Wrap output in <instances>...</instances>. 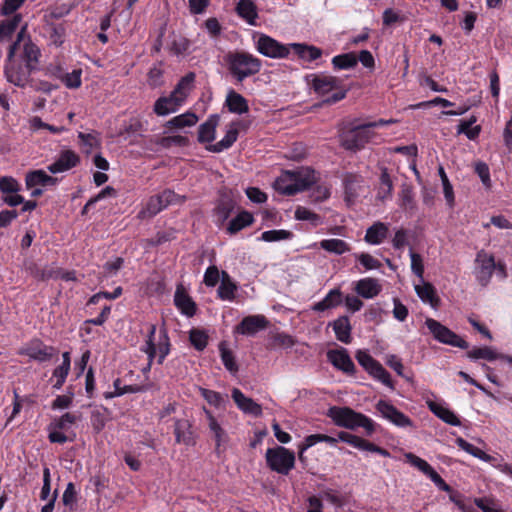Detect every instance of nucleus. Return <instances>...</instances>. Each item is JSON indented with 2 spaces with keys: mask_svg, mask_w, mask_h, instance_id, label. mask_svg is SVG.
Masks as SVG:
<instances>
[{
  "mask_svg": "<svg viewBox=\"0 0 512 512\" xmlns=\"http://www.w3.org/2000/svg\"><path fill=\"white\" fill-rule=\"evenodd\" d=\"M222 64L236 83L258 74L262 68V61L244 50L228 51L223 56Z\"/></svg>",
  "mask_w": 512,
  "mask_h": 512,
  "instance_id": "obj_1",
  "label": "nucleus"
},
{
  "mask_svg": "<svg viewBox=\"0 0 512 512\" xmlns=\"http://www.w3.org/2000/svg\"><path fill=\"white\" fill-rule=\"evenodd\" d=\"M327 416L331 418L338 427L350 430H356L362 427L368 436H371L376 429V424L371 418L360 412H356L350 407L332 406L328 409Z\"/></svg>",
  "mask_w": 512,
  "mask_h": 512,
  "instance_id": "obj_2",
  "label": "nucleus"
},
{
  "mask_svg": "<svg viewBox=\"0 0 512 512\" xmlns=\"http://www.w3.org/2000/svg\"><path fill=\"white\" fill-rule=\"evenodd\" d=\"M307 84L314 90V92L321 97L326 96L330 92L334 93L322 101V105H332L346 97L347 91L341 89L340 81L330 75L325 74H310L306 76Z\"/></svg>",
  "mask_w": 512,
  "mask_h": 512,
  "instance_id": "obj_3",
  "label": "nucleus"
},
{
  "mask_svg": "<svg viewBox=\"0 0 512 512\" xmlns=\"http://www.w3.org/2000/svg\"><path fill=\"white\" fill-rule=\"evenodd\" d=\"M373 136L366 123L353 125L340 134V144L344 149L356 152L364 148Z\"/></svg>",
  "mask_w": 512,
  "mask_h": 512,
  "instance_id": "obj_4",
  "label": "nucleus"
},
{
  "mask_svg": "<svg viewBox=\"0 0 512 512\" xmlns=\"http://www.w3.org/2000/svg\"><path fill=\"white\" fill-rule=\"evenodd\" d=\"M314 181V173L307 170L304 174L288 173L287 177L277 179L275 187L280 193L290 196L307 189Z\"/></svg>",
  "mask_w": 512,
  "mask_h": 512,
  "instance_id": "obj_5",
  "label": "nucleus"
},
{
  "mask_svg": "<svg viewBox=\"0 0 512 512\" xmlns=\"http://www.w3.org/2000/svg\"><path fill=\"white\" fill-rule=\"evenodd\" d=\"M265 458L268 467L282 475H287L295 465L294 452L283 446L267 449Z\"/></svg>",
  "mask_w": 512,
  "mask_h": 512,
  "instance_id": "obj_6",
  "label": "nucleus"
},
{
  "mask_svg": "<svg viewBox=\"0 0 512 512\" xmlns=\"http://www.w3.org/2000/svg\"><path fill=\"white\" fill-rule=\"evenodd\" d=\"M185 199V196H180L174 191L166 189L157 195L151 196L145 208L139 212V216L141 218H151L167 206L176 203H183Z\"/></svg>",
  "mask_w": 512,
  "mask_h": 512,
  "instance_id": "obj_7",
  "label": "nucleus"
},
{
  "mask_svg": "<svg viewBox=\"0 0 512 512\" xmlns=\"http://www.w3.org/2000/svg\"><path fill=\"white\" fill-rule=\"evenodd\" d=\"M425 325L438 342L461 349L469 348L467 341L462 339L448 327L442 325L439 321L433 318H427L425 320Z\"/></svg>",
  "mask_w": 512,
  "mask_h": 512,
  "instance_id": "obj_8",
  "label": "nucleus"
},
{
  "mask_svg": "<svg viewBox=\"0 0 512 512\" xmlns=\"http://www.w3.org/2000/svg\"><path fill=\"white\" fill-rule=\"evenodd\" d=\"M21 42H24L23 58L26 61V64L35 69L36 63L38 62V57L40 55V51L38 47L35 44H33L29 38L26 39V25L21 28V30L17 34L16 41L12 43L9 47L8 61L12 60L16 51L20 49Z\"/></svg>",
  "mask_w": 512,
  "mask_h": 512,
  "instance_id": "obj_9",
  "label": "nucleus"
},
{
  "mask_svg": "<svg viewBox=\"0 0 512 512\" xmlns=\"http://www.w3.org/2000/svg\"><path fill=\"white\" fill-rule=\"evenodd\" d=\"M495 268V257L492 254L485 250H480L476 254L474 274L481 286L485 287L489 284Z\"/></svg>",
  "mask_w": 512,
  "mask_h": 512,
  "instance_id": "obj_10",
  "label": "nucleus"
},
{
  "mask_svg": "<svg viewBox=\"0 0 512 512\" xmlns=\"http://www.w3.org/2000/svg\"><path fill=\"white\" fill-rule=\"evenodd\" d=\"M57 352L54 347L44 344L39 339L31 340L19 350L20 355L28 356L40 363L50 361Z\"/></svg>",
  "mask_w": 512,
  "mask_h": 512,
  "instance_id": "obj_11",
  "label": "nucleus"
},
{
  "mask_svg": "<svg viewBox=\"0 0 512 512\" xmlns=\"http://www.w3.org/2000/svg\"><path fill=\"white\" fill-rule=\"evenodd\" d=\"M257 51L269 58H286L289 55V48L272 37L260 34L256 40Z\"/></svg>",
  "mask_w": 512,
  "mask_h": 512,
  "instance_id": "obj_12",
  "label": "nucleus"
},
{
  "mask_svg": "<svg viewBox=\"0 0 512 512\" xmlns=\"http://www.w3.org/2000/svg\"><path fill=\"white\" fill-rule=\"evenodd\" d=\"M376 409L383 418L398 427H413V422L408 416L385 400H379Z\"/></svg>",
  "mask_w": 512,
  "mask_h": 512,
  "instance_id": "obj_13",
  "label": "nucleus"
},
{
  "mask_svg": "<svg viewBox=\"0 0 512 512\" xmlns=\"http://www.w3.org/2000/svg\"><path fill=\"white\" fill-rule=\"evenodd\" d=\"M9 62L4 71L8 82L18 87H25L31 81L30 75L34 68L27 64H16L11 62V60Z\"/></svg>",
  "mask_w": 512,
  "mask_h": 512,
  "instance_id": "obj_14",
  "label": "nucleus"
},
{
  "mask_svg": "<svg viewBox=\"0 0 512 512\" xmlns=\"http://www.w3.org/2000/svg\"><path fill=\"white\" fill-rule=\"evenodd\" d=\"M268 321L263 315H250L244 317L235 327V332L242 335L253 336L257 332L265 329Z\"/></svg>",
  "mask_w": 512,
  "mask_h": 512,
  "instance_id": "obj_15",
  "label": "nucleus"
},
{
  "mask_svg": "<svg viewBox=\"0 0 512 512\" xmlns=\"http://www.w3.org/2000/svg\"><path fill=\"white\" fill-rule=\"evenodd\" d=\"M174 435L178 444L186 446L196 444V434L192 429V423L188 419H176L174 421Z\"/></svg>",
  "mask_w": 512,
  "mask_h": 512,
  "instance_id": "obj_16",
  "label": "nucleus"
},
{
  "mask_svg": "<svg viewBox=\"0 0 512 512\" xmlns=\"http://www.w3.org/2000/svg\"><path fill=\"white\" fill-rule=\"evenodd\" d=\"M327 359L335 368L344 373L352 374L355 371V365L345 348L329 350Z\"/></svg>",
  "mask_w": 512,
  "mask_h": 512,
  "instance_id": "obj_17",
  "label": "nucleus"
},
{
  "mask_svg": "<svg viewBox=\"0 0 512 512\" xmlns=\"http://www.w3.org/2000/svg\"><path fill=\"white\" fill-rule=\"evenodd\" d=\"M79 156L72 150H64L60 153L58 159L48 166V170L53 173H61L78 165Z\"/></svg>",
  "mask_w": 512,
  "mask_h": 512,
  "instance_id": "obj_18",
  "label": "nucleus"
},
{
  "mask_svg": "<svg viewBox=\"0 0 512 512\" xmlns=\"http://www.w3.org/2000/svg\"><path fill=\"white\" fill-rule=\"evenodd\" d=\"M174 304L177 309L187 317H192L196 313V304L188 295L182 284H179L176 288Z\"/></svg>",
  "mask_w": 512,
  "mask_h": 512,
  "instance_id": "obj_19",
  "label": "nucleus"
},
{
  "mask_svg": "<svg viewBox=\"0 0 512 512\" xmlns=\"http://www.w3.org/2000/svg\"><path fill=\"white\" fill-rule=\"evenodd\" d=\"M184 102L182 98L172 93L167 97H160L154 104V112L159 116L175 112Z\"/></svg>",
  "mask_w": 512,
  "mask_h": 512,
  "instance_id": "obj_20",
  "label": "nucleus"
},
{
  "mask_svg": "<svg viewBox=\"0 0 512 512\" xmlns=\"http://www.w3.org/2000/svg\"><path fill=\"white\" fill-rule=\"evenodd\" d=\"M232 398L237 407L244 413L254 416H259L262 413V408L253 399L246 397L238 388L232 390Z\"/></svg>",
  "mask_w": 512,
  "mask_h": 512,
  "instance_id": "obj_21",
  "label": "nucleus"
},
{
  "mask_svg": "<svg viewBox=\"0 0 512 512\" xmlns=\"http://www.w3.org/2000/svg\"><path fill=\"white\" fill-rule=\"evenodd\" d=\"M25 183L28 189H31L36 186H54L57 183V178H54L50 175H48L43 170H35L32 172H29L26 175Z\"/></svg>",
  "mask_w": 512,
  "mask_h": 512,
  "instance_id": "obj_22",
  "label": "nucleus"
},
{
  "mask_svg": "<svg viewBox=\"0 0 512 512\" xmlns=\"http://www.w3.org/2000/svg\"><path fill=\"white\" fill-rule=\"evenodd\" d=\"M388 232V225L378 221L366 230L364 240L369 244L379 245L387 238Z\"/></svg>",
  "mask_w": 512,
  "mask_h": 512,
  "instance_id": "obj_23",
  "label": "nucleus"
},
{
  "mask_svg": "<svg viewBox=\"0 0 512 512\" xmlns=\"http://www.w3.org/2000/svg\"><path fill=\"white\" fill-rule=\"evenodd\" d=\"M219 117L216 114L210 115L209 118L198 128V141L200 143H210L215 139L216 127Z\"/></svg>",
  "mask_w": 512,
  "mask_h": 512,
  "instance_id": "obj_24",
  "label": "nucleus"
},
{
  "mask_svg": "<svg viewBox=\"0 0 512 512\" xmlns=\"http://www.w3.org/2000/svg\"><path fill=\"white\" fill-rule=\"evenodd\" d=\"M427 406L429 410L441 419L443 422L452 425V426H460L461 422L459 418L454 414L450 409L438 404L434 401H427Z\"/></svg>",
  "mask_w": 512,
  "mask_h": 512,
  "instance_id": "obj_25",
  "label": "nucleus"
},
{
  "mask_svg": "<svg viewBox=\"0 0 512 512\" xmlns=\"http://www.w3.org/2000/svg\"><path fill=\"white\" fill-rule=\"evenodd\" d=\"M355 290L363 298L370 299L380 293L381 285L377 279L364 278L357 282Z\"/></svg>",
  "mask_w": 512,
  "mask_h": 512,
  "instance_id": "obj_26",
  "label": "nucleus"
},
{
  "mask_svg": "<svg viewBox=\"0 0 512 512\" xmlns=\"http://www.w3.org/2000/svg\"><path fill=\"white\" fill-rule=\"evenodd\" d=\"M237 285L226 271H221V283L217 289L218 297L222 300H233Z\"/></svg>",
  "mask_w": 512,
  "mask_h": 512,
  "instance_id": "obj_27",
  "label": "nucleus"
},
{
  "mask_svg": "<svg viewBox=\"0 0 512 512\" xmlns=\"http://www.w3.org/2000/svg\"><path fill=\"white\" fill-rule=\"evenodd\" d=\"M226 105L230 112L244 114L249 110L247 100L234 90H230L226 96Z\"/></svg>",
  "mask_w": 512,
  "mask_h": 512,
  "instance_id": "obj_28",
  "label": "nucleus"
},
{
  "mask_svg": "<svg viewBox=\"0 0 512 512\" xmlns=\"http://www.w3.org/2000/svg\"><path fill=\"white\" fill-rule=\"evenodd\" d=\"M363 179L360 176L348 174L344 178L345 200L349 204L353 203L358 196V190L361 188Z\"/></svg>",
  "mask_w": 512,
  "mask_h": 512,
  "instance_id": "obj_29",
  "label": "nucleus"
},
{
  "mask_svg": "<svg viewBox=\"0 0 512 512\" xmlns=\"http://www.w3.org/2000/svg\"><path fill=\"white\" fill-rule=\"evenodd\" d=\"M333 330L339 341L345 344L351 342V325L348 317L342 316L336 319L333 323Z\"/></svg>",
  "mask_w": 512,
  "mask_h": 512,
  "instance_id": "obj_30",
  "label": "nucleus"
},
{
  "mask_svg": "<svg viewBox=\"0 0 512 512\" xmlns=\"http://www.w3.org/2000/svg\"><path fill=\"white\" fill-rule=\"evenodd\" d=\"M236 11L238 15L245 19L249 24L255 25L257 11L252 0H238Z\"/></svg>",
  "mask_w": 512,
  "mask_h": 512,
  "instance_id": "obj_31",
  "label": "nucleus"
},
{
  "mask_svg": "<svg viewBox=\"0 0 512 512\" xmlns=\"http://www.w3.org/2000/svg\"><path fill=\"white\" fill-rule=\"evenodd\" d=\"M290 46L300 58L309 62L318 59L322 55L321 49L312 45L292 43Z\"/></svg>",
  "mask_w": 512,
  "mask_h": 512,
  "instance_id": "obj_32",
  "label": "nucleus"
},
{
  "mask_svg": "<svg viewBox=\"0 0 512 512\" xmlns=\"http://www.w3.org/2000/svg\"><path fill=\"white\" fill-rule=\"evenodd\" d=\"M341 303V292L339 289L331 290L321 301L313 306V310L323 312L327 309L336 307Z\"/></svg>",
  "mask_w": 512,
  "mask_h": 512,
  "instance_id": "obj_33",
  "label": "nucleus"
},
{
  "mask_svg": "<svg viewBox=\"0 0 512 512\" xmlns=\"http://www.w3.org/2000/svg\"><path fill=\"white\" fill-rule=\"evenodd\" d=\"M415 291L423 302H427L433 307L439 303V298L436 296L435 288L432 284L423 281L421 285H415Z\"/></svg>",
  "mask_w": 512,
  "mask_h": 512,
  "instance_id": "obj_34",
  "label": "nucleus"
},
{
  "mask_svg": "<svg viewBox=\"0 0 512 512\" xmlns=\"http://www.w3.org/2000/svg\"><path fill=\"white\" fill-rule=\"evenodd\" d=\"M198 122V117L192 112H186L181 115L175 116L166 123V127L182 129L185 127H192Z\"/></svg>",
  "mask_w": 512,
  "mask_h": 512,
  "instance_id": "obj_35",
  "label": "nucleus"
},
{
  "mask_svg": "<svg viewBox=\"0 0 512 512\" xmlns=\"http://www.w3.org/2000/svg\"><path fill=\"white\" fill-rule=\"evenodd\" d=\"M393 183L387 168L382 169L380 183L377 191V199L380 201L388 200L392 197Z\"/></svg>",
  "mask_w": 512,
  "mask_h": 512,
  "instance_id": "obj_36",
  "label": "nucleus"
},
{
  "mask_svg": "<svg viewBox=\"0 0 512 512\" xmlns=\"http://www.w3.org/2000/svg\"><path fill=\"white\" fill-rule=\"evenodd\" d=\"M21 20V14H14L11 19H6L0 22V42L11 38Z\"/></svg>",
  "mask_w": 512,
  "mask_h": 512,
  "instance_id": "obj_37",
  "label": "nucleus"
},
{
  "mask_svg": "<svg viewBox=\"0 0 512 512\" xmlns=\"http://www.w3.org/2000/svg\"><path fill=\"white\" fill-rule=\"evenodd\" d=\"M467 357L471 360L484 359L487 361H494L500 357V353L488 346L474 347L467 352Z\"/></svg>",
  "mask_w": 512,
  "mask_h": 512,
  "instance_id": "obj_38",
  "label": "nucleus"
},
{
  "mask_svg": "<svg viewBox=\"0 0 512 512\" xmlns=\"http://www.w3.org/2000/svg\"><path fill=\"white\" fill-rule=\"evenodd\" d=\"M253 220L251 213L243 211L230 221L227 230L230 234H235L243 228L251 225Z\"/></svg>",
  "mask_w": 512,
  "mask_h": 512,
  "instance_id": "obj_39",
  "label": "nucleus"
},
{
  "mask_svg": "<svg viewBox=\"0 0 512 512\" xmlns=\"http://www.w3.org/2000/svg\"><path fill=\"white\" fill-rule=\"evenodd\" d=\"M238 130L236 128H231L226 132V135L217 143L210 145L207 149L214 153L222 152L230 148L234 142L237 140Z\"/></svg>",
  "mask_w": 512,
  "mask_h": 512,
  "instance_id": "obj_40",
  "label": "nucleus"
},
{
  "mask_svg": "<svg viewBox=\"0 0 512 512\" xmlns=\"http://www.w3.org/2000/svg\"><path fill=\"white\" fill-rule=\"evenodd\" d=\"M195 81V74L193 72H189L184 77H182L173 90L174 94L177 95L179 98H182V101L184 102L187 98L189 92L193 88V83Z\"/></svg>",
  "mask_w": 512,
  "mask_h": 512,
  "instance_id": "obj_41",
  "label": "nucleus"
},
{
  "mask_svg": "<svg viewBox=\"0 0 512 512\" xmlns=\"http://www.w3.org/2000/svg\"><path fill=\"white\" fill-rule=\"evenodd\" d=\"M156 345V352L158 353V364H162L166 356L170 352V340L165 328L159 331L158 342Z\"/></svg>",
  "mask_w": 512,
  "mask_h": 512,
  "instance_id": "obj_42",
  "label": "nucleus"
},
{
  "mask_svg": "<svg viewBox=\"0 0 512 512\" xmlns=\"http://www.w3.org/2000/svg\"><path fill=\"white\" fill-rule=\"evenodd\" d=\"M201 396L212 406L216 408L224 407L228 402V396L222 395L219 392L209 390L206 388H199Z\"/></svg>",
  "mask_w": 512,
  "mask_h": 512,
  "instance_id": "obj_43",
  "label": "nucleus"
},
{
  "mask_svg": "<svg viewBox=\"0 0 512 512\" xmlns=\"http://www.w3.org/2000/svg\"><path fill=\"white\" fill-rule=\"evenodd\" d=\"M204 413L208 420L209 429L214 434L216 446L219 447L226 440V433L209 410L204 408Z\"/></svg>",
  "mask_w": 512,
  "mask_h": 512,
  "instance_id": "obj_44",
  "label": "nucleus"
},
{
  "mask_svg": "<svg viewBox=\"0 0 512 512\" xmlns=\"http://www.w3.org/2000/svg\"><path fill=\"white\" fill-rule=\"evenodd\" d=\"M79 419L80 415L67 412L61 417L53 419V421L50 423V428L58 429L60 431H67Z\"/></svg>",
  "mask_w": 512,
  "mask_h": 512,
  "instance_id": "obj_45",
  "label": "nucleus"
},
{
  "mask_svg": "<svg viewBox=\"0 0 512 512\" xmlns=\"http://www.w3.org/2000/svg\"><path fill=\"white\" fill-rule=\"evenodd\" d=\"M476 122V117L472 116L469 120H461L458 128L457 133L458 134H465L468 139L474 140L478 137L481 127L480 126H474L472 125Z\"/></svg>",
  "mask_w": 512,
  "mask_h": 512,
  "instance_id": "obj_46",
  "label": "nucleus"
},
{
  "mask_svg": "<svg viewBox=\"0 0 512 512\" xmlns=\"http://www.w3.org/2000/svg\"><path fill=\"white\" fill-rule=\"evenodd\" d=\"M155 333L156 326L154 324H151L149 326L147 340L145 342V345L141 349L148 356V368H151L152 362L157 354L156 345L154 343Z\"/></svg>",
  "mask_w": 512,
  "mask_h": 512,
  "instance_id": "obj_47",
  "label": "nucleus"
},
{
  "mask_svg": "<svg viewBox=\"0 0 512 512\" xmlns=\"http://www.w3.org/2000/svg\"><path fill=\"white\" fill-rule=\"evenodd\" d=\"M320 246L322 249L338 255L349 251L348 244L341 239H325L320 242Z\"/></svg>",
  "mask_w": 512,
  "mask_h": 512,
  "instance_id": "obj_48",
  "label": "nucleus"
},
{
  "mask_svg": "<svg viewBox=\"0 0 512 512\" xmlns=\"http://www.w3.org/2000/svg\"><path fill=\"white\" fill-rule=\"evenodd\" d=\"M357 62L358 59L354 53H345L332 58L335 69H350L356 66Z\"/></svg>",
  "mask_w": 512,
  "mask_h": 512,
  "instance_id": "obj_49",
  "label": "nucleus"
},
{
  "mask_svg": "<svg viewBox=\"0 0 512 512\" xmlns=\"http://www.w3.org/2000/svg\"><path fill=\"white\" fill-rule=\"evenodd\" d=\"M367 372L371 376H373L375 379H377L381 383H383L384 385H386L390 388L393 387L391 378H390V374L387 372V370H385V368L378 361L375 362L374 365L369 367Z\"/></svg>",
  "mask_w": 512,
  "mask_h": 512,
  "instance_id": "obj_50",
  "label": "nucleus"
},
{
  "mask_svg": "<svg viewBox=\"0 0 512 512\" xmlns=\"http://www.w3.org/2000/svg\"><path fill=\"white\" fill-rule=\"evenodd\" d=\"M189 340L196 350L202 351L208 344V335L203 330L192 329L189 332Z\"/></svg>",
  "mask_w": 512,
  "mask_h": 512,
  "instance_id": "obj_51",
  "label": "nucleus"
},
{
  "mask_svg": "<svg viewBox=\"0 0 512 512\" xmlns=\"http://www.w3.org/2000/svg\"><path fill=\"white\" fill-rule=\"evenodd\" d=\"M219 349H220V353H221V360H222L225 368L231 373H237L238 365L236 364V361H235L232 351L225 348V345L223 342L220 343Z\"/></svg>",
  "mask_w": 512,
  "mask_h": 512,
  "instance_id": "obj_52",
  "label": "nucleus"
},
{
  "mask_svg": "<svg viewBox=\"0 0 512 512\" xmlns=\"http://www.w3.org/2000/svg\"><path fill=\"white\" fill-rule=\"evenodd\" d=\"M338 438L340 439V441L348 443V444L352 445L353 447L360 449V450H366L368 442H369L359 436L350 434L345 431L338 432Z\"/></svg>",
  "mask_w": 512,
  "mask_h": 512,
  "instance_id": "obj_53",
  "label": "nucleus"
},
{
  "mask_svg": "<svg viewBox=\"0 0 512 512\" xmlns=\"http://www.w3.org/2000/svg\"><path fill=\"white\" fill-rule=\"evenodd\" d=\"M292 236V232L288 230H268L261 234V240L265 242H276L291 239Z\"/></svg>",
  "mask_w": 512,
  "mask_h": 512,
  "instance_id": "obj_54",
  "label": "nucleus"
},
{
  "mask_svg": "<svg viewBox=\"0 0 512 512\" xmlns=\"http://www.w3.org/2000/svg\"><path fill=\"white\" fill-rule=\"evenodd\" d=\"M295 218L301 221H310L314 226L321 223V217L318 214L302 206L296 208Z\"/></svg>",
  "mask_w": 512,
  "mask_h": 512,
  "instance_id": "obj_55",
  "label": "nucleus"
},
{
  "mask_svg": "<svg viewBox=\"0 0 512 512\" xmlns=\"http://www.w3.org/2000/svg\"><path fill=\"white\" fill-rule=\"evenodd\" d=\"M234 208H235V203L232 199L223 198L219 202V204L216 208V212H217L219 219L221 221L227 220L228 217L230 216V214L233 212Z\"/></svg>",
  "mask_w": 512,
  "mask_h": 512,
  "instance_id": "obj_56",
  "label": "nucleus"
},
{
  "mask_svg": "<svg viewBox=\"0 0 512 512\" xmlns=\"http://www.w3.org/2000/svg\"><path fill=\"white\" fill-rule=\"evenodd\" d=\"M400 205L405 210H412L415 207L413 189L409 185H403L400 192Z\"/></svg>",
  "mask_w": 512,
  "mask_h": 512,
  "instance_id": "obj_57",
  "label": "nucleus"
},
{
  "mask_svg": "<svg viewBox=\"0 0 512 512\" xmlns=\"http://www.w3.org/2000/svg\"><path fill=\"white\" fill-rule=\"evenodd\" d=\"M405 457L412 466L418 468L426 476H428L434 470L427 461L412 453L406 454Z\"/></svg>",
  "mask_w": 512,
  "mask_h": 512,
  "instance_id": "obj_58",
  "label": "nucleus"
},
{
  "mask_svg": "<svg viewBox=\"0 0 512 512\" xmlns=\"http://www.w3.org/2000/svg\"><path fill=\"white\" fill-rule=\"evenodd\" d=\"M81 75H82V70L81 69H76V70H73L70 73H66L62 77V81H63V83L65 84V86L67 88L76 89V88H79L81 86V83H82L81 82Z\"/></svg>",
  "mask_w": 512,
  "mask_h": 512,
  "instance_id": "obj_59",
  "label": "nucleus"
},
{
  "mask_svg": "<svg viewBox=\"0 0 512 512\" xmlns=\"http://www.w3.org/2000/svg\"><path fill=\"white\" fill-rule=\"evenodd\" d=\"M439 174H440L441 181L443 184V192H444L445 199H446L447 203L449 204V206L452 207L454 205V194H453L452 185L450 184L443 167L439 168Z\"/></svg>",
  "mask_w": 512,
  "mask_h": 512,
  "instance_id": "obj_60",
  "label": "nucleus"
},
{
  "mask_svg": "<svg viewBox=\"0 0 512 512\" xmlns=\"http://www.w3.org/2000/svg\"><path fill=\"white\" fill-rule=\"evenodd\" d=\"M409 255L411 258V269L413 273L420 278L421 282H423L424 265L421 255L415 253L412 249H410Z\"/></svg>",
  "mask_w": 512,
  "mask_h": 512,
  "instance_id": "obj_61",
  "label": "nucleus"
},
{
  "mask_svg": "<svg viewBox=\"0 0 512 512\" xmlns=\"http://www.w3.org/2000/svg\"><path fill=\"white\" fill-rule=\"evenodd\" d=\"M20 190L19 183L12 177H0V191L3 194L17 193Z\"/></svg>",
  "mask_w": 512,
  "mask_h": 512,
  "instance_id": "obj_62",
  "label": "nucleus"
},
{
  "mask_svg": "<svg viewBox=\"0 0 512 512\" xmlns=\"http://www.w3.org/2000/svg\"><path fill=\"white\" fill-rule=\"evenodd\" d=\"M410 231L406 229H398L395 232L394 238L392 239V245L395 249H403L409 244Z\"/></svg>",
  "mask_w": 512,
  "mask_h": 512,
  "instance_id": "obj_63",
  "label": "nucleus"
},
{
  "mask_svg": "<svg viewBox=\"0 0 512 512\" xmlns=\"http://www.w3.org/2000/svg\"><path fill=\"white\" fill-rule=\"evenodd\" d=\"M219 279L221 280V272L219 269L214 265L209 266L204 274L203 281L205 285L208 287H214L218 283Z\"/></svg>",
  "mask_w": 512,
  "mask_h": 512,
  "instance_id": "obj_64",
  "label": "nucleus"
}]
</instances>
